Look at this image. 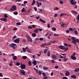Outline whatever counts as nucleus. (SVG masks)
Instances as JSON below:
<instances>
[{"instance_id": "4d7b16f0", "label": "nucleus", "mask_w": 79, "mask_h": 79, "mask_svg": "<svg viewBox=\"0 0 79 79\" xmlns=\"http://www.w3.org/2000/svg\"><path fill=\"white\" fill-rule=\"evenodd\" d=\"M40 40H41V41H42L43 40H44V38H40Z\"/></svg>"}, {"instance_id": "dca6fc26", "label": "nucleus", "mask_w": 79, "mask_h": 79, "mask_svg": "<svg viewBox=\"0 0 79 79\" xmlns=\"http://www.w3.org/2000/svg\"><path fill=\"white\" fill-rule=\"evenodd\" d=\"M39 20L40 21L43 23H44V24H45V21L43 20L42 19H40Z\"/></svg>"}, {"instance_id": "f3484780", "label": "nucleus", "mask_w": 79, "mask_h": 79, "mask_svg": "<svg viewBox=\"0 0 79 79\" xmlns=\"http://www.w3.org/2000/svg\"><path fill=\"white\" fill-rule=\"evenodd\" d=\"M71 58L72 60H76V57L75 56H71Z\"/></svg>"}, {"instance_id": "20e7f679", "label": "nucleus", "mask_w": 79, "mask_h": 79, "mask_svg": "<svg viewBox=\"0 0 79 79\" xmlns=\"http://www.w3.org/2000/svg\"><path fill=\"white\" fill-rule=\"evenodd\" d=\"M52 59H53L54 60H56L57 57L56 55H52L51 56Z\"/></svg>"}, {"instance_id": "0e129e2a", "label": "nucleus", "mask_w": 79, "mask_h": 79, "mask_svg": "<svg viewBox=\"0 0 79 79\" xmlns=\"http://www.w3.org/2000/svg\"><path fill=\"white\" fill-rule=\"evenodd\" d=\"M59 3L60 4H63V2L62 1H60L59 2Z\"/></svg>"}, {"instance_id": "37998d69", "label": "nucleus", "mask_w": 79, "mask_h": 79, "mask_svg": "<svg viewBox=\"0 0 79 79\" xmlns=\"http://www.w3.org/2000/svg\"><path fill=\"white\" fill-rule=\"evenodd\" d=\"M77 20H78L79 21V14L77 16Z\"/></svg>"}, {"instance_id": "a19ab883", "label": "nucleus", "mask_w": 79, "mask_h": 79, "mask_svg": "<svg viewBox=\"0 0 79 79\" xmlns=\"http://www.w3.org/2000/svg\"><path fill=\"white\" fill-rule=\"evenodd\" d=\"M59 8L57 7H55L54 8V10H58Z\"/></svg>"}, {"instance_id": "09e8293b", "label": "nucleus", "mask_w": 79, "mask_h": 79, "mask_svg": "<svg viewBox=\"0 0 79 79\" xmlns=\"http://www.w3.org/2000/svg\"><path fill=\"white\" fill-rule=\"evenodd\" d=\"M52 45V42H51V41L48 44H47V45Z\"/></svg>"}, {"instance_id": "f704fd0d", "label": "nucleus", "mask_w": 79, "mask_h": 79, "mask_svg": "<svg viewBox=\"0 0 79 79\" xmlns=\"http://www.w3.org/2000/svg\"><path fill=\"white\" fill-rule=\"evenodd\" d=\"M12 65H13V64H12V61H11L10 63H9V65L10 66H12Z\"/></svg>"}, {"instance_id": "338daca9", "label": "nucleus", "mask_w": 79, "mask_h": 79, "mask_svg": "<svg viewBox=\"0 0 79 79\" xmlns=\"http://www.w3.org/2000/svg\"><path fill=\"white\" fill-rule=\"evenodd\" d=\"M63 79H68V77H63Z\"/></svg>"}, {"instance_id": "4c0bfd02", "label": "nucleus", "mask_w": 79, "mask_h": 79, "mask_svg": "<svg viewBox=\"0 0 79 79\" xmlns=\"http://www.w3.org/2000/svg\"><path fill=\"white\" fill-rule=\"evenodd\" d=\"M16 38H17V36H16V35H15V36H14L12 38V39L13 40H14V39H16Z\"/></svg>"}, {"instance_id": "a878e982", "label": "nucleus", "mask_w": 79, "mask_h": 79, "mask_svg": "<svg viewBox=\"0 0 79 79\" xmlns=\"http://www.w3.org/2000/svg\"><path fill=\"white\" fill-rule=\"evenodd\" d=\"M74 33L76 35H78V32H77V31L76 30H75L74 31Z\"/></svg>"}, {"instance_id": "1a4fd4ad", "label": "nucleus", "mask_w": 79, "mask_h": 79, "mask_svg": "<svg viewBox=\"0 0 79 79\" xmlns=\"http://www.w3.org/2000/svg\"><path fill=\"white\" fill-rule=\"evenodd\" d=\"M32 64H33V66H35L37 64V61L35 60H34L33 62H32Z\"/></svg>"}, {"instance_id": "a18cd8bd", "label": "nucleus", "mask_w": 79, "mask_h": 79, "mask_svg": "<svg viewBox=\"0 0 79 79\" xmlns=\"http://www.w3.org/2000/svg\"><path fill=\"white\" fill-rule=\"evenodd\" d=\"M43 69H48V68L46 67H43Z\"/></svg>"}, {"instance_id": "3c124183", "label": "nucleus", "mask_w": 79, "mask_h": 79, "mask_svg": "<svg viewBox=\"0 0 79 79\" xmlns=\"http://www.w3.org/2000/svg\"><path fill=\"white\" fill-rule=\"evenodd\" d=\"M64 15H66L65 14H61L60 15V16H63Z\"/></svg>"}, {"instance_id": "2f4dec72", "label": "nucleus", "mask_w": 79, "mask_h": 79, "mask_svg": "<svg viewBox=\"0 0 79 79\" xmlns=\"http://www.w3.org/2000/svg\"><path fill=\"white\" fill-rule=\"evenodd\" d=\"M24 11H25V8L24 7L22 9V10H21V12L23 13L24 12Z\"/></svg>"}, {"instance_id": "6ab92c4d", "label": "nucleus", "mask_w": 79, "mask_h": 79, "mask_svg": "<svg viewBox=\"0 0 79 79\" xmlns=\"http://www.w3.org/2000/svg\"><path fill=\"white\" fill-rule=\"evenodd\" d=\"M35 0H34L33 1L32 3L31 4V5H35Z\"/></svg>"}, {"instance_id": "423d86ee", "label": "nucleus", "mask_w": 79, "mask_h": 79, "mask_svg": "<svg viewBox=\"0 0 79 79\" xmlns=\"http://www.w3.org/2000/svg\"><path fill=\"white\" fill-rule=\"evenodd\" d=\"M20 68L22 69H24L26 68V65L24 64H22L20 66Z\"/></svg>"}, {"instance_id": "0eeeda50", "label": "nucleus", "mask_w": 79, "mask_h": 79, "mask_svg": "<svg viewBox=\"0 0 79 79\" xmlns=\"http://www.w3.org/2000/svg\"><path fill=\"white\" fill-rule=\"evenodd\" d=\"M14 42L18 44L19 42V38H17L14 41Z\"/></svg>"}, {"instance_id": "7ed1b4c3", "label": "nucleus", "mask_w": 79, "mask_h": 79, "mask_svg": "<svg viewBox=\"0 0 79 79\" xmlns=\"http://www.w3.org/2000/svg\"><path fill=\"white\" fill-rule=\"evenodd\" d=\"M9 46L10 47H13V49H15V48H16L15 47L16 46V44L14 43H12L9 45Z\"/></svg>"}, {"instance_id": "e2e57ef3", "label": "nucleus", "mask_w": 79, "mask_h": 79, "mask_svg": "<svg viewBox=\"0 0 79 79\" xmlns=\"http://www.w3.org/2000/svg\"><path fill=\"white\" fill-rule=\"evenodd\" d=\"M21 1V0H15V2H19Z\"/></svg>"}, {"instance_id": "473e14b6", "label": "nucleus", "mask_w": 79, "mask_h": 79, "mask_svg": "<svg viewBox=\"0 0 79 79\" xmlns=\"http://www.w3.org/2000/svg\"><path fill=\"white\" fill-rule=\"evenodd\" d=\"M21 23L20 22H18L16 23V25H18L19 26H20L21 25Z\"/></svg>"}, {"instance_id": "5fc2aeb1", "label": "nucleus", "mask_w": 79, "mask_h": 79, "mask_svg": "<svg viewBox=\"0 0 79 79\" xmlns=\"http://www.w3.org/2000/svg\"><path fill=\"white\" fill-rule=\"evenodd\" d=\"M22 42H23L24 43H25V42H26V40L25 39H23L22 40Z\"/></svg>"}, {"instance_id": "aec40b11", "label": "nucleus", "mask_w": 79, "mask_h": 79, "mask_svg": "<svg viewBox=\"0 0 79 79\" xmlns=\"http://www.w3.org/2000/svg\"><path fill=\"white\" fill-rule=\"evenodd\" d=\"M51 35H53V34H50L49 35L48 37V39H50V36H51Z\"/></svg>"}, {"instance_id": "f8f14e48", "label": "nucleus", "mask_w": 79, "mask_h": 79, "mask_svg": "<svg viewBox=\"0 0 79 79\" xmlns=\"http://www.w3.org/2000/svg\"><path fill=\"white\" fill-rule=\"evenodd\" d=\"M72 43H73V44H75V45H76V39H75L74 40H72Z\"/></svg>"}, {"instance_id": "c03bdc74", "label": "nucleus", "mask_w": 79, "mask_h": 79, "mask_svg": "<svg viewBox=\"0 0 79 79\" xmlns=\"http://www.w3.org/2000/svg\"><path fill=\"white\" fill-rule=\"evenodd\" d=\"M16 65L17 66H19V65H20V63H19V62L16 63Z\"/></svg>"}, {"instance_id": "9d476101", "label": "nucleus", "mask_w": 79, "mask_h": 79, "mask_svg": "<svg viewBox=\"0 0 79 79\" xmlns=\"http://www.w3.org/2000/svg\"><path fill=\"white\" fill-rule=\"evenodd\" d=\"M59 48L60 49H62V50H64V49H65L64 46H59Z\"/></svg>"}, {"instance_id": "052dcab7", "label": "nucleus", "mask_w": 79, "mask_h": 79, "mask_svg": "<svg viewBox=\"0 0 79 79\" xmlns=\"http://www.w3.org/2000/svg\"><path fill=\"white\" fill-rule=\"evenodd\" d=\"M76 42L79 43V40L78 39H76Z\"/></svg>"}, {"instance_id": "39448f33", "label": "nucleus", "mask_w": 79, "mask_h": 79, "mask_svg": "<svg viewBox=\"0 0 79 79\" xmlns=\"http://www.w3.org/2000/svg\"><path fill=\"white\" fill-rule=\"evenodd\" d=\"M75 1V0H71V1H70V3L71 4L75 5H76L77 3V2H74Z\"/></svg>"}, {"instance_id": "c9c22d12", "label": "nucleus", "mask_w": 79, "mask_h": 79, "mask_svg": "<svg viewBox=\"0 0 79 79\" xmlns=\"http://www.w3.org/2000/svg\"><path fill=\"white\" fill-rule=\"evenodd\" d=\"M4 18H6L8 17V15H6V14H5L4 15Z\"/></svg>"}, {"instance_id": "bb28decb", "label": "nucleus", "mask_w": 79, "mask_h": 79, "mask_svg": "<svg viewBox=\"0 0 79 79\" xmlns=\"http://www.w3.org/2000/svg\"><path fill=\"white\" fill-rule=\"evenodd\" d=\"M23 71H21V74H22V75H25V72H24V71L23 70Z\"/></svg>"}, {"instance_id": "864d4df0", "label": "nucleus", "mask_w": 79, "mask_h": 79, "mask_svg": "<svg viewBox=\"0 0 79 79\" xmlns=\"http://www.w3.org/2000/svg\"><path fill=\"white\" fill-rule=\"evenodd\" d=\"M69 74H70V73H65V75L67 76H69Z\"/></svg>"}, {"instance_id": "c756f323", "label": "nucleus", "mask_w": 79, "mask_h": 79, "mask_svg": "<svg viewBox=\"0 0 79 79\" xmlns=\"http://www.w3.org/2000/svg\"><path fill=\"white\" fill-rule=\"evenodd\" d=\"M27 51L29 53H31V50L30 49H28Z\"/></svg>"}, {"instance_id": "f257e3e1", "label": "nucleus", "mask_w": 79, "mask_h": 79, "mask_svg": "<svg viewBox=\"0 0 79 79\" xmlns=\"http://www.w3.org/2000/svg\"><path fill=\"white\" fill-rule=\"evenodd\" d=\"M26 37L27 39V41L28 42H32V39L31 38V37L29 35H26Z\"/></svg>"}, {"instance_id": "7c9ffc66", "label": "nucleus", "mask_w": 79, "mask_h": 79, "mask_svg": "<svg viewBox=\"0 0 79 79\" xmlns=\"http://www.w3.org/2000/svg\"><path fill=\"white\" fill-rule=\"evenodd\" d=\"M52 29L53 31H56V28L54 27H53L52 28Z\"/></svg>"}, {"instance_id": "393cba45", "label": "nucleus", "mask_w": 79, "mask_h": 79, "mask_svg": "<svg viewBox=\"0 0 79 79\" xmlns=\"http://www.w3.org/2000/svg\"><path fill=\"white\" fill-rule=\"evenodd\" d=\"M27 58V57L25 56H23L22 57V58H23V60H26V58Z\"/></svg>"}, {"instance_id": "412c9836", "label": "nucleus", "mask_w": 79, "mask_h": 79, "mask_svg": "<svg viewBox=\"0 0 79 79\" xmlns=\"http://www.w3.org/2000/svg\"><path fill=\"white\" fill-rule=\"evenodd\" d=\"M13 60H17V57L16 56H14L13 57Z\"/></svg>"}, {"instance_id": "ea45409f", "label": "nucleus", "mask_w": 79, "mask_h": 79, "mask_svg": "<svg viewBox=\"0 0 79 79\" xmlns=\"http://www.w3.org/2000/svg\"><path fill=\"white\" fill-rule=\"evenodd\" d=\"M28 29H32V27L31 26H29L28 27Z\"/></svg>"}, {"instance_id": "cd10ccee", "label": "nucleus", "mask_w": 79, "mask_h": 79, "mask_svg": "<svg viewBox=\"0 0 79 79\" xmlns=\"http://www.w3.org/2000/svg\"><path fill=\"white\" fill-rule=\"evenodd\" d=\"M48 56H50V51H48L47 52Z\"/></svg>"}, {"instance_id": "603ef678", "label": "nucleus", "mask_w": 79, "mask_h": 79, "mask_svg": "<svg viewBox=\"0 0 79 79\" xmlns=\"http://www.w3.org/2000/svg\"><path fill=\"white\" fill-rule=\"evenodd\" d=\"M59 36V35H57V34H55L53 35V37H55V36Z\"/></svg>"}, {"instance_id": "ddd939ff", "label": "nucleus", "mask_w": 79, "mask_h": 79, "mask_svg": "<svg viewBox=\"0 0 79 79\" xmlns=\"http://www.w3.org/2000/svg\"><path fill=\"white\" fill-rule=\"evenodd\" d=\"M28 48V47H27L25 48H23V51L24 52H26V50Z\"/></svg>"}, {"instance_id": "680f3d73", "label": "nucleus", "mask_w": 79, "mask_h": 79, "mask_svg": "<svg viewBox=\"0 0 79 79\" xmlns=\"http://www.w3.org/2000/svg\"><path fill=\"white\" fill-rule=\"evenodd\" d=\"M51 61L52 63H55V60H51Z\"/></svg>"}, {"instance_id": "774afa93", "label": "nucleus", "mask_w": 79, "mask_h": 79, "mask_svg": "<svg viewBox=\"0 0 79 79\" xmlns=\"http://www.w3.org/2000/svg\"><path fill=\"white\" fill-rule=\"evenodd\" d=\"M48 78H47V77L46 76L45 77H44L43 78V79H47Z\"/></svg>"}, {"instance_id": "9b49d317", "label": "nucleus", "mask_w": 79, "mask_h": 79, "mask_svg": "<svg viewBox=\"0 0 79 79\" xmlns=\"http://www.w3.org/2000/svg\"><path fill=\"white\" fill-rule=\"evenodd\" d=\"M37 4V7H39L40 6H41L42 5V3L40 2V3H39L38 1H37L36 2Z\"/></svg>"}, {"instance_id": "4be33fe9", "label": "nucleus", "mask_w": 79, "mask_h": 79, "mask_svg": "<svg viewBox=\"0 0 79 79\" xmlns=\"http://www.w3.org/2000/svg\"><path fill=\"white\" fill-rule=\"evenodd\" d=\"M47 44V43H44V44H42L40 45L41 47H44V46H45V45H46Z\"/></svg>"}, {"instance_id": "5701e85b", "label": "nucleus", "mask_w": 79, "mask_h": 79, "mask_svg": "<svg viewBox=\"0 0 79 79\" xmlns=\"http://www.w3.org/2000/svg\"><path fill=\"white\" fill-rule=\"evenodd\" d=\"M71 77L73 79H76V76H75V75L71 76Z\"/></svg>"}, {"instance_id": "de8ad7c7", "label": "nucleus", "mask_w": 79, "mask_h": 79, "mask_svg": "<svg viewBox=\"0 0 79 79\" xmlns=\"http://www.w3.org/2000/svg\"><path fill=\"white\" fill-rule=\"evenodd\" d=\"M74 71L75 72H78L79 71V69H75Z\"/></svg>"}, {"instance_id": "c85d7f7f", "label": "nucleus", "mask_w": 79, "mask_h": 79, "mask_svg": "<svg viewBox=\"0 0 79 79\" xmlns=\"http://www.w3.org/2000/svg\"><path fill=\"white\" fill-rule=\"evenodd\" d=\"M18 12H17V11H15L14 12V14L15 15H18Z\"/></svg>"}, {"instance_id": "a211bd4d", "label": "nucleus", "mask_w": 79, "mask_h": 79, "mask_svg": "<svg viewBox=\"0 0 79 79\" xmlns=\"http://www.w3.org/2000/svg\"><path fill=\"white\" fill-rule=\"evenodd\" d=\"M39 31V29H36L34 31L35 33H38Z\"/></svg>"}, {"instance_id": "13d9d810", "label": "nucleus", "mask_w": 79, "mask_h": 79, "mask_svg": "<svg viewBox=\"0 0 79 79\" xmlns=\"http://www.w3.org/2000/svg\"><path fill=\"white\" fill-rule=\"evenodd\" d=\"M0 77H3V75L2 74V73H0Z\"/></svg>"}, {"instance_id": "e433bc0d", "label": "nucleus", "mask_w": 79, "mask_h": 79, "mask_svg": "<svg viewBox=\"0 0 79 79\" xmlns=\"http://www.w3.org/2000/svg\"><path fill=\"white\" fill-rule=\"evenodd\" d=\"M38 73L39 75H41L42 74V72L40 71L39 70Z\"/></svg>"}, {"instance_id": "2eb2a0df", "label": "nucleus", "mask_w": 79, "mask_h": 79, "mask_svg": "<svg viewBox=\"0 0 79 79\" xmlns=\"http://www.w3.org/2000/svg\"><path fill=\"white\" fill-rule=\"evenodd\" d=\"M71 12H72V13L75 14V15H77V12L74 10H72L71 11Z\"/></svg>"}, {"instance_id": "79ce46f5", "label": "nucleus", "mask_w": 79, "mask_h": 79, "mask_svg": "<svg viewBox=\"0 0 79 79\" xmlns=\"http://www.w3.org/2000/svg\"><path fill=\"white\" fill-rule=\"evenodd\" d=\"M75 55H76V53L74 52L73 54L71 56H75Z\"/></svg>"}, {"instance_id": "4468645a", "label": "nucleus", "mask_w": 79, "mask_h": 79, "mask_svg": "<svg viewBox=\"0 0 79 79\" xmlns=\"http://www.w3.org/2000/svg\"><path fill=\"white\" fill-rule=\"evenodd\" d=\"M60 26L61 27H66V25L64 24V23H63L61 24Z\"/></svg>"}, {"instance_id": "72a5a7b5", "label": "nucleus", "mask_w": 79, "mask_h": 79, "mask_svg": "<svg viewBox=\"0 0 79 79\" xmlns=\"http://www.w3.org/2000/svg\"><path fill=\"white\" fill-rule=\"evenodd\" d=\"M47 49H45L44 50V53H47Z\"/></svg>"}, {"instance_id": "b1692460", "label": "nucleus", "mask_w": 79, "mask_h": 79, "mask_svg": "<svg viewBox=\"0 0 79 79\" xmlns=\"http://www.w3.org/2000/svg\"><path fill=\"white\" fill-rule=\"evenodd\" d=\"M31 35L33 37H35V36H36V34L35 33H33Z\"/></svg>"}, {"instance_id": "6e6d98bb", "label": "nucleus", "mask_w": 79, "mask_h": 79, "mask_svg": "<svg viewBox=\"0 0 79 79\" xmlns=\"http://www.w3.org/2000/svg\"><path fill=\"white\" fill-rule=\"evenodd\" d=\"M56 16H58V14H55L54 16V17H56Z\"/></svg>"}, {"instance_id": "6e6552de", "label": "nucleus", "mask_w": 79, "mask_h": 79, "mask_svg": "<svg viewBox=\"0 0 79 79\" xmlns=\"http://www.w3.org/2000/svg\"><path fill=\"white\" fill-rule=\"evenodd\" d=\"M0 20L2 21H4V22H6L7 21V19L6 18H2L0 19Z\"/></svg>"}, {"instance_id": "bf43d9fd", "label": "nucleus", "mask_w": 79, "mask_h": 79, "mask_svg": "<svg viewBox=\"0 0 79 79\" xmlns=\"http://www.w3.org/2000/svg\"><path fill=\"white\" fill-rule=\"evenodd\" d=\"M35 56L34 55H32V57H33V59H35Z\"/></svg>"}, {"instance_id": "f03ea898", "label": "nucleus", "mask_w": 79, "mask_h": 79, "mask_svg": "<svg viewBox=\"0 0 79 79\" xmlns=\"http://www.w3.org/2000/svg\"><path fill=\"white\" fill-rule=\"evenodd\" d=\"M17 8H16V6L15 5H14L12 6V8H10V11H16Z\"/></svg>"}, {"instance_id": "69168bd1", "label": "nucleus", "mask_w": 79, "mask_h": 79, "mask_svg": "<svg viewBox=\"0 0 79 79\" xmlns=\"http://www.w3.org/2000/svg\"><path fill=\"white\" fill-rule=\"evenodd\" d=\"M32 27H33V28H35V25H32Z\"/></svg>"}, {"instance_id": "49530a36", "label": "nucleus", "mask_w": 79, "mask_h": 79, "mask_svg": "<svg viewBox=\"0 0 79 79\" xmlns=\"http://www.w3.org/2000/svg\"><path fill=\"white\" fill-rule=\"evenodd\" d=\"M55 40H54L51 41V42L52 44H55Z\"/></svg>"}, {"instance_id": "58836bf2", "label": "nucleus", "mask_w": 79, "mask_h": 79, "mask_svg": "<svg viewBox=\"0 0 79 79\" xmlns=\"http://www.w3.org/2000/svg\"><path fill=\"white\" fill-rule=\"evenodd\" d=\"M28 64L29 66H31V64H32V63H31V62L29 61L28 62Z\"/></svg>"}, {"instance_id": "8fccbe9b", "label": "nucleus", "mask_w": 79, "mask_h": 79, "mask_svg": "<svg viewBox=\"0 0 79 79\" xmlns=\"http://www.w3.org/2000/svg\"><path fill=\"white\" fill-rule=\"evenodd\" d=\"M42 74L43 75V76L44 77H45L46 76V74L45 73H42Z\"/></svg>"}]
</instances>
